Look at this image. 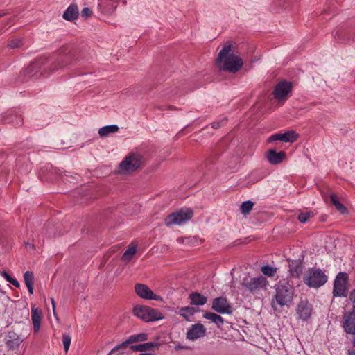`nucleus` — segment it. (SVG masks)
<instances>
[{
  "instance_id": "f257e3e1",
  "label": "nucleus",
  "mask_w": 355,
  "mask_h": 355,
  "mask_svg": "<svg viewBox=\"0 0 355 355\" xmlns=\"http://www.w3.org/2000/svg\"><path fill=\"white\" fill-rule=\"evenodd\" d=\"M232 51V45H225L219 52L216 61L220 70L236 73L242 67L243 60Z\"/></svg>"
},
{
  "instance_id": "f03ea898",
  "label": "nucleus",
  "mask_w": 355,
  "mask_h": 355,
  "mask_svg": "<svg viewBox=\"0 0 355 355\" xmlns=\"http://www.w3.org/2000/svg\"><path fill=\"white\" fill-rule=\"evenodd\" d=\"M275 295L271 302L274 311H278V306H288L293 298V289L288 282L279 283L275 286Z\"/></svg>"
},
{
  "instance_id": "7ed1b4c3",
  "label": "nucleus",
  "mask_w": 355,
  "mask_h": 355,
  "mask_svg": "<svg viewBox=\"0 0 355 355\" xmlns=\"http://www.w3.org/2000/svg\"><path fill=\"white\" fill-rule=\"evenodd\" d=\"M59 58L49 64L48 67L50 72L56 71L60 69H63L65 67L70 66L73 60H76V51L74 47L71 45L63 46L59 49Z\"/></svg>"
},
{
  "instance_id": "20e7f679",
  "label": "nucleus",
  "mask_w": 355,
  "mask_h": 355,
  "mask_svg": "<svg viewBox=\"0 0 355 355\" xmlns=\"http://www.w3.org/2000/svg\"><path fill=\"white\" fill-rule=\"evenodd\" d=\"M328 280L327 276L320 269L309 268L304 277V282L309 288H318L323 286Z\"/></svg>"
},
{
  "instance_id": "39448f33",
  "label": "nucleus",
  "mask_w": 355,
  "mask_h": 355,
  "mask_svg": "<svg viewBox=\"0 0 355 355\" xmlns=\"http://www.w3.org/2000/svg\"><path fill=\"white\" fill-rule=\"evenodd\" d=\"M268 283V282L266 278L263 276L257 277H250L248 276L243 279L241 286L245 291L254 295L262 289H266Z\"/></svg>"
},
{
  "instance_id": "423d86ee",
  "label": "nucleus",
  "mask_w": 355,
  "mask_h": 355,
  "mask_svg": "<svg viewBox=\"0 0 355 355\" xmlns=\"http://www.w3.org/2000/svg\"><path fill=\"white\" fill-rule=\"evenodd\" d=\"M144 159L139 153H130L120 163V171L130 173L137 171L144 163Z\"/></svg>"
},
{
  "instance_id": "0eeeda50",
  "label": "nucleus",
  "mask_w": 355,
  "mask_h": 355,
  "mask_svg": "<svg viewBox=\"0 0 355 355\" xmlns=\"http://www.w3.org/2000/svg\"><path fill=\"white\" fill-rule=\"evenodd\" d=\"M134 314L145 322H153L162 320L164 317L162 313L157 309L148 306L137 305L133 309Z\"/></svg>"
},
{
  "instance_id": "6e6552de",
  "label": "nucleus",
  "mask_w": 355,
  "mask_h": 355,
  "mask_svg": "<svg viewBox=\"0 0 355 355\" xmlns=\"http://www.w3.org/2000/svg\"><path fill=\"white\" fill-rule=\"evenodd\" d=\"M193 215L192 209L189 208L181 209L178 211L170 214L164 220L166 226L181 225L189 220Z\"/></svg>"
},
{
  "instance_id": "1a4fd4ad",
  "label": "nucleus",
  "mask_w": 355,
  "mask_h": 355,
  "mask_svg": "<svg viewBox=\"0 0 355 355\" xmlns=\"http://www.w3.org/2000/svg\"><path fill=\"white\" fill-rule=\"evenodd\" d=\"M348 279V275L345 272H340L337 275L334 282V297H345L347 295Z\"/></svg>"
},
{
  "instance_id": "9d476101",
  "label": "nucleus",
  "mask_w": 355,
  "mask_h": 355,
  "mask_svg": "<svg viewBox=\"0 0 355 355\" xmlns=\"http://www.w3.org/2000/svg\"><path fill=\"white\" fill-rule=\"evenodd\" d=\"M293 84L286 80H282L276 85L272 92L274 98L278 101H285L291 93Z\"/></svg>"
},
{
  "instance_id": "9b49d317",
  "label": "nucleus",
  "mask_w": 355,
  "mask_h": 355,
  "mask_svg": "<svg viewBox=\"0 0 355 355\" xmlns=\"http://www.w3.org/2000/svg\"><path fill=\"white\" fill-rule=\"evenodd\" d=\"M135 291L137 295L142 299L156 301H162L163 300L160 295H155L148 286L144 284H136Z\"/></svg>"
},
{
  "instance_id": "f8f14e48",
  "label": "nucleus",
  "mask_w": 355,
  "mask_h": 355,
  "mask_svg": "<svg viewBox=\"0 0 355 355\" xmlns=\"http://www.w3.org/2000/svg\"><path fill=\"white\" fill-rule=\"evenodd\" d=\"M300 137V135L295 130H288L284 133H275L268 138V142L272 143L275 141H281L283 142L293 143Z\"/></svg>"
},
{
  "instance_id": "ddd939ff",
  "label": "nucleus",
  "mask_w": 355,
  "mask_h": 355,
  "mask_svg": "<svg viewBox=\"0 0 355 355\" xmlns=\"http://www.w3.org/2000/svg\"><path fill=\"white\" fill-rule=\"evenodd\" d=\"M312 311V305L307 300H300L297 305L296 313L298 315V318L303 321H307L311 318Z\"/></svg>"
},
{
  "instance_id": "4468645a",
  "label": "nucleus",
  "mask_w": 355,
  "mask_h": 355,
  "mask_svg": "<svg viewBox=\"0 0 355 355\" xmlns=\"http://www.w3.org/2000/svg\"><path fill=\"white\" fill-rule=\"evenodd\" d=\"M342 327L347 334H355V311H349L343 315Z\"/></svg>"
},
{
  "instance_id": "2eb2a0df",
  "label": "nucleus",
  "mask_w": 355,
  "mask_h": 355,
  "mask_svg": "<svg viewBox=\"0 0 355 355\" xmlns=\"http://www.w3.org/2000/svg\"><path fill=\"white\" fill-rule=\"evenodd\" d=\"M212 309L221 314H231L232 306L225 297H220L214 299L212 302Z\"/></svg>"
},
{
  "instance_id": "dca6fc26",
  "label": "nucleus",
  "mask_w": 355,
  "mask_h": 355,
  "mask_svg": "<svg viewBox=\"0 0 355 355\" xmlns=\"http://www.w3.org/2000/svg\"><path fill=\"white\" fill-rule=\"evenodd\" d=\"M206 335V328L201 323L192 325L187 332L186 338L189 340H195Z\"/></svg>"
},
{
  "instance_id": "f3484780",
  "label": "nucleus",
  "mask_w": 355,
  "mask_h": 355,
  "mask_svg": "<svg viewBox=\"0 0 355 355\" xmlns=\"http://www.w3.org/2000/svg\"><path fill=\"white\" fill-rule=\"evenodd\" d=\"M289 261V275L291 277L299 278L302 273L303 270V263L300 260H291L290 259H288Z\"/></svg>"
},
{
  "instance_id": "a211bd4d",
  "label": "nucleus",
  "mask_w": 355,
  "mask_h": 355,
  "mask_svg": "<svg viewBox=\"0 0 355 355\" xmlns=\"http://www.w3.org/2000/svg\"><path fill=\"white\" fill-rule=\"evenodd\" d=\"M286 155L285 152H277L273 149L268 150L266 155L268 162L273 165H277L282 163L286 158Z\"/></svg>"
},
{
  "instance_id": "6ab92c4d",
  "label": "nucleus",
  "mask_w": 355,
  "mask_h": 355,
  "mask_svg": "<svg viewBox=\"0 0 355 355\" xmlns=\"http://www.w3.org/2000/svg\"><path fill=\"white\" fill-rule=\"evenodd\" d=\"M117 6L118 1L116 0H100L98 3L100 10L107 15L114 12Z\"/></svg>"
},
{
  "instance_id": "aec40b11",
  "label": "nucleus",
  "mask_w": 355,
  "mask_h": 355,
  "mask_svg": "<svg viewBox=\"0 0 355 355\" xmlns=\"http://www.w3.org/2000/svg\"><path fill=\"white\" fill-rule=\"evenodd\" d=\"M159 346V344L158 343L148 342L146 343L131 345L130 348L131 350L135 352H151L154 351L155 349H157Z\"/></svg>"
},
{
  "instance_id": "412c9836",
  "label": "nucleus",
  "mask_w": 355,
  "mask_h": 355,
  "mask_svg": "<svg viewBox=\"0 0 355 355\" xmlns=\"http://www.w3.org/2000/svg\"><path fill=\"white\" fill-rule=\"evenodd\" d=\"M79 12L76 4H71L63 13V18L67 21H73L78 17Z\"/></svg>"
},
{
  "instance_id": "4be33fe9",
  "label": "nucleus",
  "mask_w": 355,
  "mask_h": 355,
  "mask_svg": "<svg viewBox=\"0 0 355 355\" xmlns=\"http://www.w3.org/2000/svg\"><path fill=\"white\" fill-rule=\"evenodd\" d=\"M190 303L192 305L202 306L207 302V298L198 292H192L189 295Z\"/></svg>"
},
{
  "instance_id": "5701e85b",
  "label": "nucleus",
  "mask_w": 355,
  "mask_h": 355,
  "mask_svg": "<svg viewBox=\"0 0 355 355\" xmlns=\"http://www.w3.org/2000/svg\"><path fill=\"white\" fill-rule=\"evenodd\" d=\"M198 308H194L192 306H184L181 307L179 309L178 313L184 318L187 321H191V318L194 315V313L198 311Z\"/></svg>"
},
{
  "instance_id": "b1692460",
  "label": "nucleus",
  "mask_w": 355,
  "mask_h": 355,
  "mask_svg": "<svg viewBox=\"0 0 355 355\" xmlns=\"http://www.w3.org/2000/svg\"><path fill=\"white\" fill-rule=\"evenodd\" d=\"M41 311L38 309H32L31 319L35 331H38L41 324Z\"/></svg>"
},
{
  "instance_id": "393cba45",
  "label": "nucleus",
  "mask_w": 355,
  "mask_h": 355,
  "mask_svg": "<svg viewBox=\"0 0 355 355\" xmlns=\"http://www.w3.org/2000/svg\"><path fill=\"white\" fill-rule=\"evenodd\" d=\"M45 63L46 60L44 59L36 60L31 64L28 68V70L29 72H32L35 69H38L40 71V73L43 74V73L46 72V67H44Z\"/></svg>"
},
{
  "instance_id": "a878e982",
  "label": "nucleus",
  "mask_w": 355,
  "mask_h": 355,
  "mask_svg": "<svg viewBox=\"0 0 355 355\" xmlns=\"http://www.w3.org/2000/svg\"><path fill=\"white\" fill-rule=\"evenodd\" d=\"M24 283L30 295L33 293L34 275L32 271L27 270L24 274Z\"/></svg>"
},
{
  "instance_id": "bb28decb",
  "label": "nucleus",
  "mask_w": 355,
  "mask_h": 355,
  "mask_svg": "<svg viewBox=\"0 0 355 355\" xmlns=\"http://www.w3.org/2000/svg\"><path fill=\"white\" fill-rule=\"evenodd\" d=\"M203 317L205 319L209 320L212 322L215 323L217 325V327L219 328L221 327L224 324L223 318L220 315H219L215 313L206 312L204 313Z\"/></svg>"
},
{
  "instance_id": "cd10ccee",
  "label": "nucleus",
  "mask_w": 355,
  "mask_h": 355,
  "mask_svg": "<svg viewBox=\"0 0 355 355\" xmlns=\"http://www.w3.org/2000/svg\"><path fill=\"white\" fill-rule=\"evenodd\" d=\"M119 126L117 125H109L101 128L98 130V134L101 137H105L111 133H115L119 131Z\"/></svg>"
},
{
  "instance_id": "c85d7f7f",
  "label": "nucleus",
  "mask_w": 355,
  "mask_h": 355,
  "mask_svg": "<svg viewBox=\"0 0 355 355\" xmlns=\"http://www.w3.org/2000/svg\"><path fill=\"white\" fill-rule=\"evenodd\" d=\"M330 200L331 203L336 207V209L341 214H345L347 212V209L338 200L336 194L331 193L330 195Z\"/></svg>"
},
{
  "instance_id": "c756f323",
  "label": "nucleus",
  "mask_w": 355,
  "mask_h": 355,
  "mask_svg": "<svg viewBox=\"0 0 355 355\" xmlns=\"http://www.w3.org/2000/svg\"><path fill=\"white\" fill-rule=\"evenodd\" d=\"M148 339V334L146 333H140L132 335L125 340L126 344H132L137 342L145 341Z\"/></svg>"
},
{
  "instance_id": "7c9ffc66",
  "label": "nucleus",
  "mask_w": 355,
  "mask_h": 355,
  "mask_svg": "<svg viewBox=\"0 0 355 355\" xmlns=\"http://www.w3.org/2000/svg\"><path fill=\"white\" fill-rule=\"evenodd\" d=\"M136 245H129L127 250L123 254L121 259L123 261H130L132 259L133 256L136 254Z\"/></svg>"
},
{
  "instance_id": "2f4dec72",
  "label": "nucleus",
  "mask_w": 355,
  "mask_h": 355,
  "mask_svg": "<svg viewBox=\"0 0 355 355\" xmlns=\"http://www.w3.org/2000/svg\"><path fill=\"white\" fill-rule=\"evenodd\" d=\"M262 273L268 277H274L277 272V268L269 265H265L261 268Z\"/></svg>"
},
{
  "instance_id": "473e14b6",
  "label": "nucleus",
  "mask_w": 355,
  "mask_h": 355,
  "mask_svg": "<svg viewBox=\"0 0 355 355\" xmlns=\"http://www.w3.org/2000/svg\"><path fill=\"white\" fill-rule=\"evenodd\" d=\"M253 206H254V202L252 201H251V200L244 201L241 205V211L244 214H249L250 211L252 209Z\"/></svg>"
},
{
  "instance_id": "72a5a7b5",
  "label": "nucleus",
  "mask_w": 355,
  "mask_h": 355,
  "mask_svg": "<svg viewBox=\"0 0 355 355\" xmlns=\"http://www.w3.org/2000/svg\"><path fill=\"white\" fill-rule=\"evenodd\" d=\"M22 45H23L22 40L19 38H15V39L11 40L8 42V47L9 49H14L19 48V47L22 46Z\"/></svg>"
},
{
  "instance_id": "f704fd0d",
  "label": "nucleus",
  "mask_w": 355,
  "mask_h": 355,
  "mask_svg": "<svg viewBox=\"0 0 355 355\" xmlns=\"http://www.w3.org/2000/svg\"><path fill=\"white\" fill-rule=\"evenodd\" d=\"M71 338L70 335L64 334L62 335V343L64 346V352L67 353L69 349L71 344Z\"/></svg>"
},
{
  "instance_id": "c9c22d12",
  "label": "nucleus",
  "mask_w": 355,
  "mask_h": 355,
  "mask_svg": "<svg viewBox=\"0 0 355 355\" xmlns=\"http://www.w3.org/2000/svg\"><path fill=\"white\" fill-rule=\"evenodd\" d=\"M312 212L311 211H307V212H304V213H300L298 216H297V219L300 222H301L302 223H305L306 222L308 221V220L309 219V218L311 217V216L312 215Z\"/></svg>"
},
{
  "instance_id": "e433bc0d",
  "label": "nucleus",
  "mask_w": 355,
  "mask_h": 355,
  "mask_svg": "<svg viewBox=\"0 0 355 355\" xmlns=\"http://www.w3.org/2000/svg\"><path fill=\"white\" fill-rule=\"evenodd\" d=\"M128 345V344H126L125 343V340L124 342H123L120 345H118L115 346L114 348H112V350L109 352V354L107 355H111L114 352H116V351L119 350L121 348L125 347Z\"/></svg>"
},
{
  "instance_id": "4c0bfd02",
  "label": "nucleus",
  "mask_w": 355,
  "mask_h": 355,
  "mask_svg": "<svg viewBox=\"0 0 355 355\" xmlns=\"http://www.w3.org/2000/svg\"><path fill=\"white\" fill-rule=\"evenodd\" d=\"M15 121L11 120V122L14 124V125L21 126L23 124V118L21 116H15Z\"/></svg>"
},
{
  "instance_id": "58836bf2",
  "label": "nucleus",
  "mask_w": 355,
  "mask_h": 355,
  "mask_svg": "<svg viewBox=\"0 0 355 355\" xmlns=\"http://www.w3.org/2000/svg\"><path fill=\"white\" fill-rule=\"evenodd\" d=\"M92 11L89 8H84L81 11V16L83 17H89L92 15Z\"/></svg>"
},
{
  "instance_id": "ea45409f",
  "label": "nucleus",
  "mask_w": 355,
  "mask_h": 355,
  "mask_svg": "<svg viewBox=\"0 0 355 355\" xmlns=\"http://www.w3.org/2000/svg\"><path fill=\"white\" fill-rule=\"evenodd\" d=\"M349 300L352 302V311H355V288L351 291L349 294Z\"/></svg>"
},
{
  "instance_id": "a19ab883",
  "label": "nucleus",
  "mask_w": 355,
  "mask_h": 355,
  "mask_svg": "<svg viewBox=\"0 0 355 355\" xmlns=\"http://www.w3.org/2000/svg\"><path fill=\"white\" fill-rule=\"evenodd\" d=\"M1 275L9 282L10 279H12V277L6 271L1 272Z\"/></svg>"
},
{
  "instance_id": "79ce46f5",
  "label": "nucleus",
  "mask_w": 355,
  "mask_h": 355,
  "mask_svg": "<svg viewBox=\"0 0 355 355\" xmlns=\"http://www.w3.org/2000/svg\"><path fill=\"white\" fill-rule=\"evenodd\" d=\"M9 282L17 288L20 287V284H19V282L13 277H12V279H10V281Z\"/></svg>"
},
{
  "instance_id": "37998d69",
  "label": "nucleus",
  "mask_w": 355,
  "mask_h": 355,
  "mask_svg": "<svg viewBox=\"0 0 355 355\" xmlns=\"http://www.w3.org/2000/svg\"><path fill=\"white\" fill-rule=\"evenodd\" d=\"M226 121V119H224L220 122H214L212 123V128H215V129L220 128V123L224 122V121Z\"/></svg>"
},
{
  "instance_id": "c03bdc74",
  "label": "nucleus",
  "mask_w": 355,
  "mask_h": 355,
  "mask_svg": "<svg viewBox=\"0 0 355 355\" xmlns=\"http://www.w3.org/2000/svg\"><path fill=\"white\" fill-rule=\"evenodd\" d=\"M51 304H52V307H53V314L55 315V300L53 298H51Z\"/></svg>"
},
{
  "instance_id": "a18cd8bd",
  "label": "nucleus",
  "mask_w": 355,
  "mask_h": 355,
  "mask_svg": "<svg viewBox=\"0 0 355 355\" xmlns=\"http://www.w3.org/2000/svg\"><path fill=\"white\" fill-rule=\"evenodd\" d=\"M139 355H154V354L153 353H150V352H144V353H141Z\"/></svg>"
},
{
  "instance_id": "49530a36",
  "label": "nucleus",
  "mask_w": 355,
  "mask_h": 355,
  "mask_svg": "<svg viewBox=\"0 0 355 355\" xmlns=\"http://www.w3.org/2000/svg\"><path fill=\"white\" fill-rule=\"evenodd\" d=\"M348 355H355V349L348 352Z\"/></svg>"
},
{
  "instance_id": "de8ad7c7",
  "label": "nucleus",
  "mask_w": 355,
  "mask_h": 355,
  "mask_svg": "<svg viewBox=\"0 0 355 355\" xmlns=\"http://www.w3.org/2000/svg\"><path fill=\"white\" fill-rule=\"evenodd\" d=\"M168 110H174V109H175V107H174L173 106H172V105H169V106L168 107Z\"/></svg>"
},
{
  "instance_id": "09e8293b",
  "label": "nucleus",
  "mask_w": 355,
  "mask_h": 355,
  "mask_svg": "<svg viewBox=\"0 0 355 355\" xmlns=\"http://www.w3.org/2000/svg\"><path fill=\"white\" fill-rule=\"evenodd\" d=\"M68 177V175L67 173H64V175H62V178L64 180Z\"/></svg>"
},
{
  "instance_id": "8fccbe9b",
  "label": "nucleus",
  "mask_w": 355,
  "mask_h": 355,
  "mask_svg": "<svg viewBox=\"0 0 355 355\" xmlns=\"http://www.w3.org/2000/svg\"><path fill=\"white\" fill-rule=\"evenodd\" d=\"M26 245L31 248H33V245L29 244V243H26Z\"/></svg>"
},
{
  "instance_id": "3c124183",
  "label": "nucleus",
  "mask_w": 355,
  "mask_h": 355,
  "mask_svg": "<svg viewBox=\"0 0 355 355\" xmlns=\"http://www.w3.org/2000/svg\"><path fill=\"white\" fill-rule=\"evenodd\" d=\"M354 335L355 336V334H354ZM352 344L355 347V338H354V339L352 340Z\"/></svg>"
},
{
  "instance_id": "603ef678",
  "label": "nucleus",
  "mask_w": 355,
  "mask_h": 355,
  "mask_svg": "<svg viewBox=\"0 0 355 355\" xmlns=\"http://www.w3.org/2000/svg\"><path fill=\"white\" fill-rule=\"evenodd\" d=\"M4 15V13L0 14V17H3Z\"/></svg>"
},
{
  "instance_id": "864d4df0",
  "label": "nucleus",
  "mask_w": 355,
  "mask_h": 355,
  "mask_svg": "<svg viewBox=\"0 0 355 355\" xmlns=\"http://www.w3.org/2000/svg\"><path fill=\"white\" fill-rule=\"evenodd\" d=\"M2 33V31L1 29L0 28V35Z\"/></svg>"
}]
</instances>
